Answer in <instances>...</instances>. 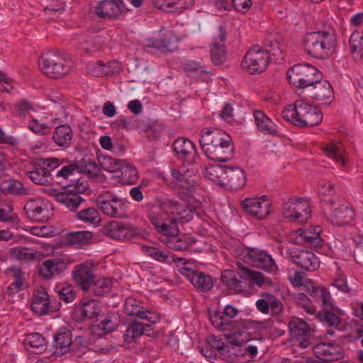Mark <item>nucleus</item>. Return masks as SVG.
<instances>
[{
  "label": "nucleus",
  "instance_id": "nucleus-1",
  "mask_svg": "<svg viewBox=\"0 0 363 363\" xmlns=\"http://www.w3.org/2000/svg\"><path fill=\"white\" fill-rule=\"evenodd\" d=\"M199 143L204 155L211 160L227 162L233 156L234 147L225 132L213 128L201 130Z\"/></svg>",
  "mask_w": 363,
  "mask_h": 363
},
{
  "label": "nucleus",
  "instance_id": "nucleus-2",
  "mask_svg": "<svg viewBox=\"0 0 363 363\" xmlns=\"http://www.w3.org/2000/svg\"><path fill=\"white\" fill-rule=\"evenodd\" d=\"M179 212V203L173 200H167L159 206H152L147 213V217L155 229L167 236L175 237L179 230L174 215Z\"/></svg>",
  "mask_w": 363,
  "mask_h": 363
},
{
  "label": "nucleus",
  "instance_id": "nucleus-3",
  "mask_svg": "<svg viewBox=\"0 0 363 363\" xmlns=\"http://www.w3.org/2000/svg\"><path fill=\"white\" fill-rule=\"evenodd\" d=\"M38 65L45 75L52 79H58L68 74L74 63L62 53L49 51L41 55Z\"/></svg>",
  "mask_w": 363,
  "mask_h": 363
},
{
  "label": "nucleus",
  "instance_id": "nucleus-4",
  "mask_svg": "<svg viewBox=\"0 0 363 363\" xmlns=\"http://www.w3.org/2000/svg\"><path fill=\"white\" fill-rule=\"evenodd\" d=\"M335 42L334 33L326 30L307 33L304 38L307 53L319 59L326 58L334 52Z\"/></svg>",
  "mask_w": 363,
  "mask_h": 363
},
{
  "label": "nucleus",
  "instance_id": "nucleus-5",
  "mask_svg": "<svg viewBox=\"0 0 363 363\" xmlns=\"http://www.w3.org/2000/svg\"><path fill=\"white\" fill-rule=\"evenodd\" d=\"M66 191L57 195V201L72 211H75L84 200L79 195L88 189V184L83 177L67 180Z\"/></svg>",
  "mask_w": 363,
  "mask_h": 363
},
{
  "label": "nucleus",
  "instance_id": "nucleus-6",
  "mask_svg": "<svg viewBox=\"0 0 363 363\" xmlns=\"http://www.w3.org/2000/svg\"><path fill=\"white\" fill-rule=\"evenodd\" d=\"M289 83L294 86L308 90L318 78H320L318 69L308 64H298L290 68L287 72Z\"/></svg>",
  "mask_w": 363,
  "mask_h": 363
},
{
  "label": "nucleus",
  "instance_id": "nucleus-7",
  "mask_svg": "<svg viewBox=\"0 0 363 363\" xmlns=\"http://www.w3.org/2000/svg\"><path fill=\"white\" fill-rule=\"evenodd\" d=\"M225 339L228 342L225 344L221 339L218 338L214 335H211L208 338V344L210 347L218 350L222 355L230 354L238 355L235 347H240L242 344L247 342L249 340L248 334L242 330H237L234 332L225 335Z\"/></svg>",
  "mask_w": 363,
  "mask_h": 363
},
{
  "label": "nucleus",
  "instance_id": "nucleus-8",
  "mask_svg": "<svg viewBox=\"0 0 363 363\" xmlns=\"http://www.w3.org/2000/svg\"><path fill=\"white\" fill-rule=\"evenodd\" d=\"M326 219L332 224L340 225L349 223L354 216V212L347 203H339L332 200L323 203Z\"/></svg>",
  "mask_w": 363,
  "mask_h": 363
},
{
  "label": "nucleus",
  "instance_id": "nucleus-9",
  "mask_svg": "<svg viewBox=\"0 0 363 363\" xmlns=\"http://www.w3.org/2000/svg\"><path fill=\"white\" fill-rule=\"evenodd\" d=\"M282 214L291 222L304 223L311 214L310 204L303 198H291L283 203Z\"/></svg>",
  "mask_w": 363,
  "mask_h": 363
},
{
  "label": "nucleus",
  "instance_id": "nucleus-10",
  "mask_svg": "<svg viewBox=\"0 0 363 363\" xmlns=\"http://www.w3.org/2000/svg\"><path fill=\"white\" fill-rule=\"evenodd\" d=\"M59 165L57 158H37L33 162V169L28 171L26 174L34 184L48 185L52 180L50 172Z\"/></svg>",
  "mask_w": 363,
  "mask_h": 363
},
{
  "label": "nucleus",
  "instance_id": "nucleus-11",
  "mask_svg": "<svg viewBox=\"0 0 363 363\" xmlns=\"http://www.w3.org/2000/svg\"><path fill=\"white\" fill-rule=\"evenodd\" d=\"M269 60L270 55L265 50L255 46L245 54L241 66L250 74H259L267 69Z\"/></svg>",
  "mask_w": 363,
  "mask_h": 363
},
{
  "label": "nucleus",
  "instance_id": "nucleus-12",
  "mask_svg": "<svg viewBox=\"0 0 363 363\" xmlns=\"http://www.w3.org/2000/svg\"><path fill=\"white\" fill-rule=\"evenodd\" d=\"M244 263L267 272L277 269L274 260L266 251L257 248H249L241 255Z\"/></svg>",
  "mask_w": 363,
  "mask_h": 363
},
{
  "label": "nucleus",
  "instance_id": "nucleus-13",
  "mask_svg": "<svg viewBox=\"0 0 363 363\" xmlns=\"http://www.w3.org/2000/svg\"><path fill=\"white\" fill-rule=\"evenodd\" d=\"M97 165L95 162L91 161L90 158H83L80 161H76L68 165L63 167L57 173V177H62L65 180H69L71 178H80L82 173L89 174H96Z\"/></svg>",
  "mask_w": 363,
  "mask_h": 363
},
{
  "label": "nucleus",
  "instance_id": "nucleus-14",
  "mask_svg": "<svg viewBox=\"0 0 363 363\" xmlns=\"http://www.w3.org/2000/svg\"><path fill=\"white\" fill-rule=\"evenodd\" d=\"M96 268L90 262H84L74 266L72 275L76 285L84 291H87L96 278Z\"/></svg>",
  "mask_w": 363,
  "mask_h": 363
},
{
  "label": "nucleus",
  "instance_id": "nucleus-15",
  "mask_svg": "<svg viewBox=\"0 0 363 363\" xmlns=\"http://www.w3.org/2000/svg\"><path fill=\"white\" fill-rule=\"evenodd\" d=\"M323 116L320 110L303 100H298V118L295 125L299 127L315 126L320 123Z\"/></svg>",
  "mask_w": 363,
  "mask_h": 363
},
{
  "label": "nucleus",
  "instance_id": "nucleus-16",
  "mask_svg": "<svg viewBox=\"0 0 363 363\" xmlns=\"http://www.w3.org/2000/svg\"><path fill=\"white\" fill-rule=\"evenodd\" d=\"M96 201L97 206L104 214L115 218L122 216L123 202L121 199L111 194L110 191H106L99 194Z\"/></svg>",
  "mask_w": 363,
  "mask_h": 363
},
{
  "label": "nucleus",
  "instance_id": "nucleus-17",
  "mask_svg": "<svg viewBox=\"0 0 363 363\" xmlns=\"http://www.w3.org/2000/svg\"><path fill=\"white\" fill-rule=\"evenodd\" d=\"M177 157L189 164H198L200 160L195 145L188 138H179L173 143Z\"/></svg>",
  "mask_w": 363,
  "mask_h": 363
},
{
  "label": "nucleus",
  "instance_id": "nucleus-18",
  "mask_svg": "<svg viewBox=\"0 0 363 363\" xmlns=\"http://www.w3.org/2000/svg\"><path fill=\"white\" fill-rule=\"evenodd\" d=\"M102 233L111 238L118 240H128L138 235V232L132 225L115 220L107 223L102 228Z\"/></svg>",
  "mask_w": 363,
  "mask_h": 363
},
{
  "label": "nucleus",
  "instance_id": "nucleus-19",
  "mask_svg": "<svg viewBox=\"0 0 363 363\" xmlns=\"http://www.w3.org/2000/svg\"><path fill=\"white\" fill-rule=\"evenodd\" d=\"M272 203L267 196L258 198H247L242 201L243 209L250 216L264 219L269 212Z\"/></svg>",
  "mask_w": 363,
  "mask_h": 363
},
{
  "label": "nucleus",
  "instance_id": "nucleus-20",
  "mask_svg": "<svg viewBox=\"0 0 363 363\" xmlns=\"http://www.w3.org/2000/svg\"><path fill=\"white\" fill-rule=\"evenodd\" d=\"M24 211L29 219L36 222L47 221L51 216L48 203L38 198L28 201L24 206Z\"/></svg>",
  "mask_w": 363,
  "mask_h": 363
},
{
  "label": "nucleus",
  "instance_id": "nucleus-21",
  "mask_svg": "<svg viewBox=\"0 0 363 363\" xmlns=\"http://www.w3.org/2000/svg\"><path fill=\"white\" fill-rule=\"evenodd\" d=\"M293 263L308 272H314L319 267V261L312 252L298 248L289 251Z\"/></svg>",
  "mask_w": 363,
  "mask_h": 363
},
{
  "label": "nucleus",
  "instance_id": "nucleus-22",
  "mask_svg": "<svg viewBox=\"0 0 363 363\" xmlns=\"http://www.w3.org/2000/svg\"><path fill=\"white\" fill-rule=\"evenodd\" d=\"M125 10V5L121 0H103L94 7V13L100 18L110 20L117 18Z\"/></svg>",
  "mask_w": 363,
  "mask_h": 363
},
{
  "label": "nucleus",
  "instance_id": "nucleus-23",
  "mask_svg": "<svg viewBox=\"0 0 363 363\" xmlns=\"http://www.w3.org/2000/svg\"><path fill=\"white\" fill-rule=\"evenodd\" d=\"M180 273L185 276L192 285L202 292L209 291L213 286V278L202 272L193 270L184 267L180 269Z\"/></svg>",
  "mask_w": 363,
  "mask_h": 363
},
{
  "label": "nucleus",
  "instance_id": "nucleus-24",
  "mask_svg": "<svg viewBox=\"0 0 363 363\" xmlns=\"http://www.w3.org/2000/svg\"><path fill=\"white\" fill-rule=\"evenodd\" d=\"M288 326L291 337L300 340L301 347L306 348L311 344V330L305 321L294 318L289 321Z\"/></svg>",
  "mask_w": 363,
  "mask_h": 363
},
{
  "label": "nucleus",
  "instance_id": "nucleus-25",
  "mask_svg": "<svg viewBox=\"0 0 363 363\" xmlns=\"http://www.w3.org/2000/svg\"><path fill=\"white\" fill-rule=\"evenodd\" d=\"M310 96L323 104H330L334 99V92L330 82L327 80H320L318 78L317 82L306 90Z\"/></svg>",
  "mask_w": 363,
  "mask_h": 363
},
{
  "label": "nucleus",
  "instance_id": "nucleus-26",
  "mask_svg": "<svg viewBox=\"0 0 363 363\" xmlns=\"http://www.w3.org/2000/svg\"><path fill=\"white\" fill-rule=\"evenodd\" d=\"M225 39L226 30L223 26H220L217 34L214 36V41L211 46V60L216 65H221L225 60Z\"/></svg>",
  "mask_w": 363,
  "mask_h": 363
},
{
  "label": "nucleus",
  "instance_id": "nucleus-27",
  "mask_svg": "<svg viewBox=\"0 0 363 363\" xmlns=\"http://www.w3.org/2000/svg\"><path fill=\"white\" fill-rule=\"evenodd\" d=\"M31 308L33 311L38 315H43L49 312L57 311L55 308L50 305L49 296L44 288H38L33 296Z\"/></svg>",
  "mask_w": 363,
  "mask_h": 363
},
{
  "label": "nucleus",
  "instance_id": "nucleus-28",
  "mask_svg": "<svg viewBox=\"0 0 363 363\" xmlns=\"http://www.w3.org/2000/svg\"><path fill=\"white\" fill-rule=\"evenodd\" d=\"M308 294L316 302L321 304L324 310H337L330 291L324 286L317 285L308 289Z\"/></svg>",
  "mask_w": 363,
  "mask_h": 363
},
{
  "label": "nucleus",
  "instance_id": "nucleus-29",
  "mask_svg": "<svg viewBox=\"0 0 363 363\" xmlns=\"http://www.w3.org/2000/svg\"><path fill=\"white\" fill-rule=\"evenodd\" d=\"M225 186H230L232 189H238L245 186L246 182V175L242 169L238 166L225 167Z\"/></svg>",
  "mask_w": 363,
  "mask_h": 363
},
{
  "label": "nucleus",
  "instance_id": "nucleus-30",
  "mask_svg": "<svg viewBox=\"0 0 363 363\" xmlns=\"http://www.w3.org/2000/svg\"><path fill=\"white\" fill-rule=\"evenodd\" d=\"M93 234L90 231H76L67 233L62 237V243L65 246L82 247L91 242Z\"/></svg>",
  "mask_w": 363,
  "mask_h": 363
},
{
  "label": "nucleus",
  "instance_id": "nucleus-31",
  "mask_svg": "<svg viewBox=\"0 0 363 363\" xmlns=\"http://www.w3.org/2000/svg\"><path fill=\"white\" fill-rule=\"evenodd\" d=\"M148 47L156 48L163 52H173L177 49V39L172 30L167 31L164 36L150 40Z\"/></svg>",
  "mask_w": 363,
  "mask_h": 363
},
{
  "label": "nucleus",
  "instance_id": "nucleus-32",
  "mask_svg": "<svg viewBox=\"0 0 363 363\" xmlns=\"http://www.w3.org/2000/svg\"><path fill=\"white\" fill-rule=\"evenodd\" d=\"M72 335L69 330H60L54 336L53 347L55 351L53 353L57 356H62L66 354L72 347Z\"/></svg>",
  "mask_w": 363,
  "mask_h": 363
},
{
  "label": "nucleus",
  "instance_id": "nucleus-33",
  "mask_svg": "<svg viewBox=\"0 0 363 363\" xmlns=\"http://www.w3.org/2000/svg\"><path fill=\"white\" fill-rule=\"evenodd\" d=\"M9 254L11 257L25 263L40 260L43 257L40 251L20 246L11 248Z\"/></svg>",
  "mask_w": 363,
  "mask_h": 363
},
{
  "label": "nucleus",
  "instance_id": "nucleus-34",
  "mask_svg": "<svg viewBox=\"0 0 363 363\" xmlns=\"http://www.w3.org/2000/svg\"><path fill=\"white\" fill-rule=\"evenodd\" d=\"M66 268V264L60 259H48L42 264L39 272L45 279H52Z\"/></svg>",
  "mask_w": 363,
  "mask_h": 363
},
{
  "label": "nucleus",
  "instance_id": "nucleus-35",
  "mask_svg": "<svg viewBox=\"0 0 363 363\" xmlns=\"http://www.w3.org/2000/svg\"><path fill=\"white\" fill-rule=\"evenodd\" d=\"M143 252L146 255L157 260L160 262L171 264L173 262L183 260L181 257H175L169 250H160L154 247H143Z\"/></svg>",
  "mask_w": 363,
  "mask_h": 363
},
{
  "label": "nucleus",
  "instance_id": "nucleus-36",
  "mask_svg": "<svg viewBox=\"0 0 363 363\" xmlns=\"http://www.w3.org/2000/svg\"><path fill=\"white\" fill-rule=\"evenodd\" d=\"M73 132L68 125H60L55 128L52 139L56 145L62 147H67L71 145Z\"/></svg>",
  "mask_w": 363,
  "mask_h": 363
},
{
  "label": "nucleus",
  "instance_id": "nucleus-37",
  "mask_svg": "<svg viewBox=\"0 0 363 363\" xmlns=\"http://www.w3.org/2000/svg\"><path fill=\"white\" fill-rule=\"evenodd\" d=\"M182 69L189 77H203V80H208L209 73L201 62L195 60H186L182 64Z\"/></svg>",
  "mask_w": 363,
  "mask_h": 363
},
{
  "label": "nucleus",
  "instance_id": "nucleus-38",
  "mask_svg": "<svg viewBox=\"0 0 363 363\" xmlns=\"http://www.w3.org/2000/svg\"><path fill=\"white\" fill-rule=\"evenodd\" d=\"M24 345L28 350L36 354L43 352L47 347L45 338L39 333L28 334L24 340Z\"/></svg>",
  "mask_w": 363,
  "mask_h": 363
},
{
  "label": "nucleus",
  "instance_id": "nucleus-39",
  "mask_svg": "<svg viewBox=\"0 0 363 363\" xmlns=\"http://www.w3.org/2000/svg\"><path fill=\"white\" fill-rule=\"evenodd\" d=\"M256 125L264 134H274L277 132L276 124L260 110L254 111Z\"/></svg>",
  "mask_w": 363,
  "mask_h": 363
},
{
  "label": "nucleus",
  "instance_id": "nucleus-40",
  "mask_svg": "<svg viewBox=\"0 0 363 363\" xmlns=\"http://www.w3.org/2000/svg\"><path fill=\"white\" fill-rule=\"evenodd\" d=\"M81 313L82 316L89 319L99 320L101 315V308L100 305L93 299L88 298H82Z\"/></svg>",
  "mask_w": 363,
  "mask_h": 363
},
{
  "label": "nucleus",
  "instance_id": "nucleus-41",
  "mask_svg": "<svg viewBox=\"0 0 363 363\" xmlns=\"http://www.w3.org/2000/svg\"><path fill=\"white\" fill-rule=\"evenodd\" d=\"M0 189L6 194L15 196L27 195L29 191L21 182L13 179L0 182Z\"/></svg>",
  "mask_w": 363,
  "mask_h": 363
},
{
  "label": "nucleus",
  "instance_id": "nucleus-42",
  "mask_svg": "<svg viewBox=\"0 0 363 363\" xmlns=\"http://www.w3.org/2000/svg\"><path fill=\"white\" fill-rule=\"evenodd\" d=\"M236 265L240 270L238 274L240 279L252 281L258 286L264 283V277L261 272L248 268L241 261H237Z\"/></svg>",
  "mask_w": 363,
  "mask_h": 363
},
{
  "label": "nucleus",
  "instance_id": "nucleus-43",
  "mask_svg": "<svg viewBox=\"0 0 363 363\" xmlns=\"http://www.w3.org/2000/svg\"><path fill=\"white\" fill-rule=\"evenodd\" d=\"M225 167L226 165H213L206 169V177L215 184L225 186Z\"/></svg>",
  "mask_w": 363,
  "mask_h": 363
},
{
  "label": "nucleus",
  "instance_id": "nucleus-44",
  "mask_svg": "<svg viewBox=\"0 0 363 363\" xmlns=\"http://www.w3.org/2000/svg\"><path fill=\"white\" fill-rule=\"evenodd\" d=\"M116 177L121 179L123 184H132L138 178V170L129 164H121Z\"/></svg>",
  "mask_w": 363,
  "mask_h": 363
},
{
  "label": "nucleus",
  "instance_id": "nucleus-45",
  "mask_svg": "<svg viewBox=\"0 0 363 363\" xmlns=\"http://www.w3.org/2000/svg\"><path fill=\"white\" fill-rule=\"evenodd\" d=\"M113 286V281L110 278H96L91 285L92 291L97 296L107 295L111 291Z\"/></svg>",
  "mask_w": 363,
  "mask_h": 363
},
{
  "label": "nucleus",
  "instance_id": "nucleus-46",
  "mask_svg": "<svg viewBox=\"0 0 363 363\" xmlns=\"http://www.w3.org/2000/svg\"><path fill=\"white\" fill-rule=\"evenodd\" d=\"M349 43L350 52L354 55V57L362 59L363 57V35L358 31L353 32Z\"/></svg>",
  "mask_w": 363,
  "mask_h": 363
},
{
  "label": "nucleus",
  "instance_id": "nucleus-47",
  "mask_svg": "<svg viewBox=\"0 0 363 363\" xmlns=\"http://www.w3.org/2000/svg\"><path fill=\"white\" fill-rule=\"evenodd\" d=\"M222 282L235 292L242 290V281L238 279L237 273L233 270H224L221 274Z\"/></svg>",
  "mask_w": 363,
  "mask_h": 363
},
{
  "label": "nucleus",
  "instance_id": "nucleus-48",
  "mask_svg": "<svg viewBox=\"0 0 363 363\" xmlns=\"http://www.w3.org/2000/svg\"><path fill=\"white\" fill-rule=\"evenodd\" d=\"M77 218L87 224L96 225L100 222V214L94 207H89L79 211L77 215Z\"/></svg>",
  "mask_w": 363,
  "mask_h": 363
},
{
  "label": "nucleus",
  "instance_id": "nucleus-49",
  "mask_svg": "<svg viewBox=\"0 0 363 363\" xmlns=\"http://www.w3.org/2000/svg\"><path fill=\"white\" fill-rule=\"evenodd\" d=\"M143 323L135 320L133 321L127 328L123 335L125 342L127 343L133 342L143 335Z\"/></svg>",
  "mask_w": 363,
  "mask_h": 363
},
{
  "label": "nucleus",
  "instance_id": "nucleus-50",
  "mask_svg": "<svg viewBox=\"0 0 363 363\" xmlns=\"http://www.w3.org/2000/svg\"><path fill=\"white\" fill-rule=\"evenodd\" d=\"M171 174L173 179L177 181L178 185L188 190L191 189L196 182L190 174L184 173V171L172 169Z\"/></svg>",
  "mask_w": 363,
  "mask_h": 363
},
{
  "label": "nucleus",
  "instance_id": "nucleus-51",
  "mask_svg": "<svg viewBox=\"0 0 363 363\" xmlns=\"http://www.w3.org/2000/svg\"><path fill=\"white\" fill-rule=\"evenodd\" d=\"M323 151L328 157L340 162L342 166L346 165V161L343 157V150L340 145L335 143L328 144L323 148Z\"/></svg>",
  "mask_w": 363,
  "mask_h": 363
},
{
  "label": "nucleus",
  "instance_id": "nucleus-52",
  "mask_svg": "<svg viewBox=\"0 0 363 363\" xmlns=\"http://www.w3.org/2000/svg\"><path fill=\"white\" fill-rule=\"evenodd\" d=\"M125 313L129 316H136L140 318L144 315V308L140 306L138 301L133 298H128L124 306Z\"/></svg>",
  "mask_w": 363,
  "mask_h": 363
},
{
  "label": "nucleus",
  "instance_id": "nucleus-53",
  "mask_svg": "<svg viewBox=\"0 0 363 363\" xmlns=\"http://www.w3.org/2000/svg\"><path fill=\"white\" fill-rule=\"evenodd\" d=\"M210 320L212 325L220 330H225L227 329L225 326L235 328V324H237L235 321L230 320L226 317H224V315H220L218 313L211 315Z\"/></svg>",
  "mask_w": 363,
  "mask_h": 363
},
{
  "label": "nucleus",
  "instance_id": "nucleus-54",
  "mask_svg": "<svg viewBox=\"0 0 363 363\" xmlns=\"http://www.w3.org/2000/svg\"><path fill=\"white\" fill-rule=\"evenodd\" d=\"M337 311V308L335 311ZM334 312L335 311L332 310H324L318 313L319 319L329 327H337L340 323V319Z\"/></svg>",
  "mask_w": 363,
  "mask_h": 363
},
{
  "label": "nucleus",
  "instance_id": "nucleus-55",
  "mask_svg": "<svg viewBox=\"0 0 363 363\" xmlns=\"http://www.w3.org/2000/svg\"><path fill=\"white\" fill-rule=\"evenodd\" d=\"M294 300L296 304L304 309V311L310 314L314 315L315 313V308L313 305L309 298L303 293H298L294 296Z\"/></svg>",
  "mask_w": 363,
  "mask_h": 363
},
{
  "label": "nucleus",
  "instance_id": "nucleus-56",
  "mask_svg": "<svg viewBox=\"0 0 363 363\" xmlns=\"http://www.w3.org/2000/svg\"><path fill=\"white\" fill-rule=\"evenodd\" d=\"M88 72L89 74L96 77L110 75L108 67L101 62H91L89 64Z\"/></svg>",
  "mask_w": 363,
  "mask_h": 363
},
{
  "label": "nucleus",
  "instance_id": "nucleus-57",
  "mask_svg": "<svg viewBox=\"0 0 363 363\" xmlns=\"http://www.w3.org/2000/svg\"><path fill=\"white\" fill-rule=\"evenodd\" d=\"M283 118L293 123L295 125L296 118H298V100L294 104L287 106L281 112Z\"/></svg>",
  "mask_w": 363,
  "mask_h": 363
},
{
  "label": "nucleus",
  "instance_id": "nucleus-58",
  "mask_svg": "<svg viewBox=\"0 0 363 363\" xmlns=\"http://www.w3.org/2000/svg\"><path fill=\"white\" fill-rule=\"evenodd\" d=\"M177 236L174 237L171 240H168L167 242V245L169 248L173 249L174 250L182 251L186 250L189 245V240L187 238H177Z\"/></svg>",
  "mask_w": 363,
  "mask_h": 363
},
{
  "label": "nucleus",
  "instance_id": "nucleus-59",
  "mask_svg": "<svg viewBox=\"0 0 363 363\" xmlns=\"http://www.w3.org/2000/svg\"><path fill=\"white\" fill-rule=\"evenodd\" d=\"M114 315L108 314L97 325L99 330H102L104 333H109L116 329V323L113 321Z\"/></svg>",
  "mask_w": 363,
  "mask_h": 363
},
{
  "label": "nucleus",
  "instance_id": "nucleus-60",
  "mask_svg": "<svg viewBox=\"0 0 363 363\" xmlns=\"http://www.w3.org/2000/svg\"><path fill=\"white\" fill-rule=\"evenodd\" d=\"M120 160L111 158L110 157H104L101 162L102 167L110 172H116L118 174L119 168L121 165Z\"/></svg>",
  "mask_w": 363,
  "mask_h": 363
},
{
  "label": "nucleus",
  "instance_id": "nucleus-61",
  "mask_svg": "<svg viewBox=\"0 0 363 363\" xmlns=\"http://www.w3.org/2000/svg\"><path fill=\"white\" fill-rule=\"evenodd\" d=\"M325 362L337 361L342 357V348L336 344L331 343Z\"/></svg>",
  "mask_w": 363,
  "mask_h": 363
},
{
  "label": "nucleus",
  "instance_id": "nucleus-62",
  "mask_svg": "<svg viewBox=\"0 0 363 363\" xmlns=\"http://www.w3.org/2000/svg\"><path fill=\"white\" fill-rule=\"evenodd\" d=\"M58 295L61 300L67 303L72 302L76 296L75 291L71 285L63 286L59 290Z\"/></svg>",
  "mask_w": 363,
  "mask_h": 363
},
{
  "label": "nucleus",
  "instance_id": "nucleus-63",
  "mask_svg": "<svg viewBox=\"0 0 363 363\" xmlns=\"http://www.w3.org/2000/svg\"><path fill=\"white\" fill-rule=\"evenodd\" d=\"M29 129L36 134L45 135L50 131L48 125L45 123H40L33 118L29 123Z\"/></svg>",
  "mask_w": 363,
  "mask_h": 363
},
{
  "label": "nucleus",
  "instance_id": "nucleus-64",
  "mask_svg": "<svg viewBox=\"0 0 363 363\" xmlns=\"http://www.w3.org/2000/svg\"><path fill=\"white\" fill-rule=\"evenodd\" d=\"M16 218V213L13 212V207L9 205L5 207H0V220L3 222H13Z\"/></svg>",
  "mask_w": 363,
  "mask_h": 363
}]
</instances>
